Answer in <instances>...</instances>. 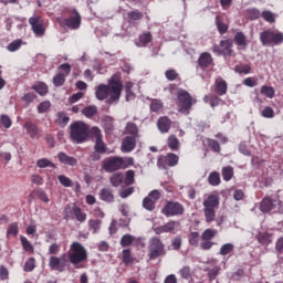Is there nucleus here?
<instances>
[{
	"instance_id": "1",
	"label": "nucleus",
	"mask_w": 283,
	"mask_h": 283,
	"mask_svg": "<svg viewBox=\"0 0 283 283\" xmlns=\"http://www.w3.org/2000/svg\"><path fill=\"white\" fill-rule=\"evenodd\" d=\"M123 94V81L118 76L113 75L108 84H99L95 90L97 101H105L108 98V105H114L120 101Z\"/></svg>"
},
{
	"instance_id": "2",
	"label": "nucleus",
	"mask_w": 283,
	"mask_h": 283,
	"mask_svg": "<svg viewBox=\"0 0 283 283\" xmlns=\"http://www.w3.org/2000/svg\"><path fill=\"white\" fill-rule=\"evenodd\" d=\"M69 262L75 269H85V261L87 260V249H85L81 242L74 241L71 243L66 253Z\"/></svg>"
},
{
	"instance_id": "3",
	"label": "nucleus",
	"mask_w": 283,
	"mask_h": 283,
	"mask_svg": "<svg viewBox=\"0 0 283 283\" xmlns=\"http://www.w3.org/2000/svg\"><path fill=\"white\" fill-rule=\"evenodd\" d=\"M127 167H134V157H109L103 163V169L107 174L127 169Z\"/></svg>"
},
{
	"instance_id": "4",
	"label": "nucleus",
	"mask_w": 283,
	"mask_h": 283,
	"mask_svg": "<svg viewBox=\"0 0 283 283\" xmlns=\"http://www.w3.org/2000/svg\"><path fill=\"white\" fill-rule=\"evenodd\" d=\"M70 136L73 143L81 145L90 138V126L84 122L77 120L70 125Z\"/></svg>"
},
{
	"instance_id": "5",
	"label": "nucleus",
	"mask_w": 283,
	"mask_h": 283,
	"mask_svg": "<svg viewBox=\"0 0 283 283\" xmlns=\"http://www.w3.org/2000/svg\"><path fill=\"white\" fill-rule=\"evenodd\" d=\"M203 205V216L206 222H216V210L220 207V196L212 193L209 195L202 202Z\"/></svg>"
},
{
	"instance_id": "6",
	"label": "nucleus",
	"mask_w": 283,
	"mask_h": 283,
	"mask_svg": "<svg viewBox=\"0 0 283 283\" xmlns=\"http://www.w3.org/2000/svg\"><path fill=\"white\" fill-rule=\"evenodd\" d=\"M198 103V99L196 97L191 96V94L182 88L177 91V105H178V112L180 114H190L191 107Z\"/></svg>"
},
{
	"instance_id": "7",
	"label": "nucleus",
	"mask_w": 283,
	"mask_h": 283,
	"mask_svg": "<svg viewBox=\"0 0 283 283\" xmlns=\"http://www.w3.org/2000/svg\"><path fill=\"white\" fill-rule=\"evenodd\" d=\"M260 211L262 213H283V201L280 200V195H276L274 199L264 197L260 202Z\"/></svg>"
},
{
	"instance_id": "8",
	"label": "nucleus",
	"mask_w": 283,
	"mask_h": 283,
	"mask_svg": "<svg viewBox=\"0 0 283 283\" xmlns=\"http://www.w3.org/2000/svg\"><path fill=\"white\" fill-rule=\"evenodd\" d=\"M67 18H57V22L62 28H67L69 30H78L81 28V13L76 9H67Z\"/></svg>"
},
{
	"instance_id": "9",
	"label": "nucleus",
	"mask_w": 283,
	"mask_h": 283,
	"mask_svg": "<svg viewBox=\"0 0 283 283\" xmlns=\"http://www.w3.org/2000/svg\"><path fill=\"white\" fill-rule=\"evenodd\" d=\"M63 218L65 220H76L80 224H83L87 220V213L76 206V203H69L63 210Z\"/></svg>"
},
{
	"instance_id": "10",
	"label": "nucleus",
	"mask_w": 283,
	"mask_h": 283,
	"mask_svg": "<svg viewBox=\"0 0 283 283\" xmlns=\"http://www.w3.org/2000/svg\"><path fill=\"white\" fill-rule=\"evenodd\" d=\"M148 258L149 260H158V258H163V255H167V251L165 250V243L158 237H153L148 243Z\"/></svg>"
},
{
	"instance_id": "11",
	"label": "nucleus",
	"mask_w": 283,
	"mask_h": 283,
	"mask_svg": "<svg viewBox=\"0 0 283 283\" xmlns=\"http://www.w3.org/2000/svg\"><path fill=\"white\" fill-rule=\"evenodd\" d=\"M163 216L166 218H176V216H185V206L178 201L168 200L161 209Z\"/></svg>"
},
{
	"instance_id": "12",
	"label": "nucleus",
	"mask_w": 283,
	"mask_h": 283,
	"mask_svg": "<svg viewBox=\"0 0 283 283\" xmlns=\"http://www.w3.org/2000/svg\"><path fill=\"white\" fill-rule=\"evenodd\" d=\"M260 41L262 45H282L283 33L273 30H265L260 33Z\"/></svg>"
},
{
	"instance_id": "13",
	"label": "nucleus",
	"mask_w": 283,
	"mask_h": 283,
	"mask_svg": "<svg viewBox=\"0 0 283 283\" xmlns=\"http://www.w3.org/2000/svg\"><path fill=\"white\" fill-rule=\"evenodd\" d=\"M218 235V230L208 228L206 229L202 234H201V242L199 244L200 249L202 251H209L210 249L213 248V238Z\"/></svg>"
},
{
	"instance_id": "14",
	"label": "nucleus",
	"mask_w": 283,
	"mask_h": 283,
	"mask_svg": "<svg viewBox=\"0 0 283 283\" xmlns=\"http://www.w3.org/2000/svg\"><path fill=\"white\" fill-rule=\"evenodd\" d=\"M213 67H216L213 55L209 52H202L197 60V70L207 72V70H213Z\"/></svg>"
},
{
	"instance_id": "15",
	"label": "nucleus",
	"mask_w": 283,
	"mask_h": 283,
	"mask_svg": "<svg viewBox=\"0 0 283 283\" xmlns=\"http://www.w3.org/2000/svg\"><path fill=\"white\" fill-rule=\"evenodd\" d=\"M29 25L35 36H43L45 34V21L41 15L29 18Z\"/></svg>"
},
{
	"instance_id": "16",
	"label": "nucleus",
	"mask_w": 283,
	"mask_h": 283,
	"mask_svg": "<svg viewBox=\"0 0 283 283\" xmlns=\"http://www.w3.org/2000/svg\"><path fill=\"white\" fill-rule=\"evenodd\" d=\"M59 70H61L63 73H57L53 77L54 87H63V85H65V78L70 76V73L72 72V65L69 63H63L59 66Z\"/></svg>"
},
{
	"instance_id": "17",
	"label": "nucleus",
	"mask_w": 283,
	"mask_h": 283,
	"mask_svg": "<svg viewBox=\"0 0 283 283\" xmlns=\"http://www.w3.org/2000/svg\"><path fill=\"white\" fill-rule=\"evenodd\" d=\"M180 160V157L174 153H168L165 156H161L157 159V166L161 169H168V167H176L178 165V161Z\"/></svg>"
},
{
	"instance_id": "18",
	"label": "nucleus",
	"mask_w": 283,
	"mask_h": 283,
	"mask_svg": "<svg viewBox=\"0 0 283 283\" xmlns=\"http://www.w3.org/2000/svg\"><path fill=\"white\" fill-rule=\"evenodd\" d=\"M49 266L51 271H59V273H63L65 269H67V259H65V254L62 258L52 255L49 260Z\"/></svg>"
},
{
	"instance_id": "19",
	"label": "nucleus",
	"mask_w": 283,
	"mask_h": 283,
	"mask_svg": "<svg viewBox=\"0 0 283 283\" xmlns=\"http://www.w3.org/2000/svg\"><path fill=\"white\" fill-rule=\"evenodd\" d=\"M229 92V84L222 77L214 80V93L217 96H224Z\"/></svg>"
},
{
	"instance_id": "20",
	"label": "nucleus",
	"mask_w": 283,
	"mask_h": 283,
	"mask_svg": "<svg viewBox=\"0 0 283 283\" xmlns=\"http://www.w3.org/2000/svg\"><path fill=\"white\" fill-rule=\"evenodd\" d=\"M136 149V137L126 136L122 142V151L129 154Z\"/></svg>"
},
{
	"instance_id": "21",
	"label": "nucleus",
	"mask_w": 283,
	"mask_h": 283,
	"mask_svg": "<svg viewBox=\"0 0 283 283\" xmlns=\"http://www.w3.org/2000/svg\"><path fill=\"white\" fill-rule=\"evenodd\" d=\"M57 159L62 165H69V167H76L78 165V159L67 154L61 151L57 154Z\"/></svg>"
},
{
	"instance_id": "22",
	"label": "nucleus",
	"mask_w": 283,
	"mask_h": 283,
	"mask_svg": "<svg viewBox=\"0 0 283 283\" xmlns=\"http://www.w3.org/2000/svg\"><path fill=\"white\" fill-rule=\"evenodd\" d=\"M221 54L231 56L233 54V40L226 39L220 41Z\"/></svg>"
},
{
	"instance_id": "23",
	"label": "nucleus",
	"mask_w": 283,
	"mask_h": 283,
	"mask_svg": "<svg viewBox=\"0 0 283 283\" xmlns=\"http://www.w3.org/2000/svg\"><path fill=\"white\" fill-rule=\"evenodd\" d=\"M157 127L161 134H169V129H171V119L167 116L159 117Z\"/></svg>"
},
{
	"instance_id": "24",
	"label": "nucleus",
	"mask_w": 283,
	"mask_h": 283,
	"mask_svg": "<svg viewBox=\"0 0 283 283\" xmlns=\"http://www.w3.org/2000/svg\"><path fill=\"white\" fill-rule=\"evenodd\" d=\"M99 200H102V202H107L108 205H112V202H114L115 200L114 190H112V188H103L99 191Z\"/></svg>"
},
{
	"instance_id": "25",
	"label": "nucleus",
	"mask_w": 283,
	"mask_h": 283,
	"mask_svg": "<svg viewBox=\"0 0 283 283\" xmlns=\"http://www.w3.org/2000/svg\"><path fill=\"white\" fill-rule=\"evenodd\" d=\"M234 43L239 48H243V50H247V45H249V42L247 41V35L242 31H239L234 34Z\"/></svg>"
},
{
	"instance_id": "26",
	"label": "nucleus",
	"mask_w": 283,
	"mask_h": 283,
	"mask_svg": "<svg viewBox=\"0 0 283 283\" xmlns=\"http://www.w3.org/2000/svg\"><path fill=\"white\" fill-rule=\"evenodd\" d=\"M24 129H27V134L30 135V138H39V127L35 126L32 122L24 123Z\"/></svg>"
},
{
	"instance_id": "27",
	"label": "nucleus",
	"mask_w": 283,
	"mask_h": 283,
	"mask_svg": "<svg viewBox=\"0 0 283 283\" xmlns=\"http://www.w3.org/2000/svg\"><path fill=\"white\" fill-rule=\"evenodd\" d=\"M67 123H70V116H67V113L65 112H59L56 114L55 124L59 125V127H67Z\"/></svg>"
},
{
	"instance_id": "28",
	"label": "nucleus",
	"mask_w": 283,
	"mask_h": 283,
	"mask_svg": "<svg viewBox=\"0 0 283 283\" xmlns=\"http://www.w3.org/2000/svg\"><path fill=\"white\" fill-rule=\"evenodd\" d=\"M127 17H128V23L136 24L138 23V21H143V18L145 17V14H143V12H140L139 10H135V11L128 12Z\"/></svg>"
},
{
	"instance_id": "29",
	"label": "nucleus",
	"mask_w": 283,
	"mask_h": 283,
	"mask_svg": "<svg viewBox=\"0 0 283 283\" xmlns=\"http://www.w3.org/2000/svg\"><path fill=\"white\" fill-rule=\"evenodd\" d=\"M124 180H125V175L123 172H115L109 177V182L112 187H120Z\"/></svg>"
},
{
	"instance_id": "30",
	"label": "nucleus",
	"mask_w": 283,
	"mask_h": 283,
	"mask_svg": "<svg viewBox=\"0 0 283 283\" xmlns=\"http://www.w3.org/2000/svg\"><path fill=\"white\" fill-rule=\"evenodd\" d=\"M167 145L171 151H178L180 149V139L176 135H170L167 139Z\"/></svg>"
},
{
	"instance_id": "31",
	"label": "nucleus",
	"mask_w": 283,
	"mask_h": 283,
	"mask_svg": "<svg viewBox=\"0 0 283 283\" xmlns=\"http://www.w3.org/2000/svg\"><path fill=\"white\" fill-rule=\"evenodd\" d=\"M179 275L182 280H187L188 282H191L193 280V271H191V268L189 265H185L179 270Z\"/></svg>"
},
{
	"instance_id": "32",
	"label": "nucleus",
	"mask_w": 283,
	"mask_h": 283,
	"mask_svg": "<svg viewBox=\"0 0 283 283\" xmlns=\"http://www.w3.org/2000/svg\"><path fill=\"white\" fill-rule=\"evenodd\" d=\"M216 25H217L218 32L221 34H227V32L229 31V24L224 23V21L222 20V17L220 15L216 17Z\"/></svg>"
},
{
	"instance_id": "33",
	"label": "nucleus",
	"mask_w": 283,
	"mask_h": 283,
	"mask_svg": "<svg viewBox=\"0 0 283 283\" xmlns=\"http://www.w3.org/2000/svg\"><path fill=\"white\" fill-rule=\"evenodd\" d=\"M164 107L163 99L154 98L150 101V112L158 114V112H163Z\"/></svg>"
},
{
	"instance_id": "34",
	"label": "nucleus",
	"mask_w": 283,
	"mask_h": 283,
	"mask_svg": "<svg viewBox=\"0 0 283 283\" xmlns=\"http://www.w3.org/2000/svg\"><path fill=\"white\" fill-rule=\"evenodd\" d=\"M122 260L125 266H129L134 264V256H132V250L130 249H124L122 252Z\"/></svg>"
},
{
	"instance_id": "35",
	"label": "nucleus",
	"mask_w": 283,
	"mask_h": 283,
	"mask_svg": "<svg viewBox=\"0 0 283 283\" xmlns=\"http://www.w3.org/2000/svg\"><path fill=\"white\" fill-rule=\"evenodd\" d=\"M206 143L208 147L213 151L214 154H220L222 151V147H220V143L212 138H206Z\"/></svg>"
},
{
	"instance_id": "36",
	"label": "nucleus",
	"mask_w": 283,
	"mask_h": 283,
	"mask_svg": "<svg viewBox=\"0 0 283 283\" xmlns=\"http://www.w3.org/2000/svg\"><path fill=\"white\" fill-rule=\"evenodd\" d=\"M208 182L211 185V187H218L222 182L220 179V172L212 171L208 177Z\"/></svg>"
},
{
	"instance_id": "37",
	"label": "nucleus",
	"mask_w": 283,
	"mask_h": 283,
	"mask_svg": "<svg viewBox=\"0 0 283 283\" xmlns=\"http://www.w3.org/2000/svg\"><path fill=\"white\" fill-rule=\"evenodd\" d=\"M154 36L151 35V32H146L139 35V48H145L146 45H149L151 43Z\"/></svg>"
},
{
	"instance_id": "38",
	"label": "nucleus",
	"mask_w": 283,
	"mask_h": 283,
	"mask_svg": "<svg viewBox=\"0 0 283 283\" xmlns=\"http://www.w3.org/2000/svg\"><path fill=\"white\" fill-rule=\"evenodd\" d=\"M32 90H34V92H36L40 96H45V94L50 92V90L48 88V84L43 82H40L39 84L33 85Z\"/></svg>"
},
{
	"instance_id": "39",
	"label": "nucleus",
	"mask_w": 283,
	"mask_h": 283,
	"mask_svg": "<svg viewBox=\"0 0 283 283\" xmlns=\"http://www.w3.org/2000/svg\"><path fill=\"white\" fill-rule=\"evenodd\" d=\"M177 229H180L179 221H169L166 224H164L165 233H174V231H177Z\"/></svg>"
},
{
	"instance_id": "40",
	"label": "nucleus",
	"mask_w": 283,
	"mask_h": 283,
	"mask_svg": "<svg viewBox=\"0 0 283 283\" xmlns=\"http://www.w3.org/2000/svg\"><path fill=\"white\" fill-rule=\"evenodd\" d=\"M82 114L86 118H93V116H96V114H98V108L94 105L86 106L82 109Z\"/></svg>"
},
{
	"instance_id": "41",
	"label": "nucleus",
	"mask_w": 283,
	"mask_h": 283,
	"mask_svg": "<svg viewBox=\"0 0 283 283\" xmlns=\"http://www.w3.org/2000/svg\"><path fill=\"white\" fill-rule=\"evenodd\" d=\"M34 269H36V259H34V256H31L25 261L23 271L25 273H32Z\"/></svg>"
},
{
	"instance_id": "42",
	"label": "nucleus",
	"mask_w": 283,
	"mask_h": 283,
	"mask_svg": "<svg viewBox=\"0 0 283 283\" xmlns=\"http://www.w3.org/2000/svg\"><path fill=\"white\" fill-rule=\"evenodd\" d=\"M19 235V223L13 222L9 224L7 230V238H17Z\"/></svg>"
},
{
	"instance_id": "43",
	"label": "nucleus",
	"mask_w": 283,
	"mask_h": 283,
	"mask_svg": "<svg viewBox=\"0 0 283 283\" xmlns=\"http://www.w3.org/2000/svg\"><path fill=\"white\" fill-rule=\"evenodd\" d=\"M20 242L22 244V249L27 251V253H34V247L32 243L28 240V238L21 235L20 237Z\"/></svg>"
},
{
	"instance_id": "44",
	"label": "nucleus",
	"mask_w": 283,
	"mask_h": 283,
	"mask_svg": "<svg viewBox=\"0 0 283 283\" xmlns=\"http://www.w3.org/2000/svg\"><path fill=\"white\" fill-rule=\"evenodd\" d=\"M222 178L226 182H229L233 178V167L226 166L221 170Z\"/></svg>"
},
{
	"instance_id": "45",
	"label": "nucleus",
	"mask_w": 283,
	"mask_h": 283,
	"mask_svg": "<svg viewBox=\"0 0 283 283\" xmlns=\"http://www.w3.org/2000/svg\"><path fill=\"white\" fill-rule=\"evenodd\" d=\"M94 150L98 151V154H105L107 151V147L105 146V143L103 142V137H98L95 140Z\"/></svg>"
},
{
	"instance_id": "46",
	"label": "nucleus",
	"mask_w": 283,
	"mask_h": 283,
	"mask_svg": "<svg viewBox=\"0 0 283 283\" xmlns=\"http://www.w3.org/2000/svg\"><path fill=\"white\" fill-rule=\"evenodd\" d=\"M88 229L92 231L93 234L98 233L101 229V220L98 219H91L88 220Z\"/></svg>"
},
{
	"instance_id": "47",
	"label": "nucleus",
	"mask_w": 283,
	"mask_h": 283,
	"mask_svg": "<svg viewBox=\"0 0 283 283\" xmlns=\"http://www.w3.org/2000/svg\"><path fill=\"white\" fill-rule=\"evenodd\" d=\"M261 94L266 98H274L275 96V88L273 86L263 85L261 87Z\"/></svg>"
},
{
	"instance_id": "48",
	"label": "nucleus",
	"mask_w": 283,
	"mask_h": 283,
	"mask_svg": "<svg viewBox=\"0 0 283 283\" xmlns=\"http://www.w3.org/2000/svg\"><path fill=\"white\" fill-rule=\"evenodd\" d=\"M136 178V171L134 170H127L124 178V184L129 187L130 185H134Z\"/></svg>"
},
{
	"instance_id": "49",
	"label": "nucleus",
	"mask_w": 283,
	"mask_h": 283,
	"mask_svg": "<svg viewBox=\"0 0 283 283\" xmlns=\"http://www.w3.org/2000/svg\"><path fill=\"white\" fill-rule=\"evenodd\" d=\"M36 166L40 169H45L46 167H52V169H56V165L54 163H51L48 158H42L36 161Z\"/></svg>"
},
{
	"instance_id": "50",
	"label": "nucleus",
	"mask_w": 283,
	"mask_h": 283,
	"mask_svg": "<svg viewBox=\"0 0 283 283\" xmlns=\"http://www.w3.org/2000/svg\"><path fill=\"white\" fill-rule=\"evenodd\" d=\"M188 242L191 247H198V244H200V233L199 232H191L188 235Z\"/></svg>"
},
{
	"instance_id": "51",
	"label": "nucleus",
	"mask_w": 283,
	"mask_h": 283,
	"mask_svg": "<svg viewBox=\"0 0 283 283\" xmlns=\"http://www.w3.org/2000/svg\"><path fill=\"white\" fill-rule=\"evenodd\" d=\"M134 244V235L132 234H124L120 239V247L127 248Z\"/></svg>"
},
{
	"instance_id": "52",
	"label": "nucleus",
	"mask_w": 283,
	"mask_h": 283,
	"mask_svg": "<svg viewBox=\"0 0 283 283\" xmlns=\"http://www.w3.org/2000/svg\"><path fill=\"white\" fill-rule=\"evenodd\" d=\"M143 207L144 209H146L147 211H154V209H156V201L153 200L149 197L144 198L143 200Z\"/></svg>"
},
{
	"instance_id": "53",
	"label": "nucleus",
	"mask_w": 283,
	"mask_h": 283,
	"mask_svg": "<svg viewBox=\"0 0 283 283\" xmlns=\"http://www.w3.org/2000/svg\"><path fill=\"white\" fill-rule=\"evenodd\" d=\"M57 180L60 182V185H62V187H74V181H72L70 179V177L65 176V175H60L57 176Z\"/></svg>"
},
{
	"instance_id": "54",
	"label": "nucleus",
	"mask_w": 283,
	"mask_h": 283,
	"mask_svg": "<svg viewBox=\"0 0 283 283\" xmlns=\"http://www.w3.org/2000/svg\"><path fill=\"white\" fill-rule=\"evenodd\" d=\"M22 45H23V41L21 39H18L9 43V45L7 46V50L9 52H17V50H20Z\"/></svg>"
},
{
	"instance_id": "55",
	"label": "nucleus",
	"mask_w": 283,
	"mask_h": 283,
	"mask_svg": "<svg viewBox=\"0 0 283 283\" xmlns=\"http://www.w3.org/2000/svg\"><path fill=\"white\" fill-rule=\"evenodd\" d=\"M261 17L266 23H275V13H273V11L265 10L261 13Z\"/></svg>"
},
{
	"instance_id": "56",
	"label": "nucleus",
	"mask_w": 283,
	"mask_h": 283,
	"mask_svg": "<svg viewBox=\"0 0 283 283\" xmlns=\"http://www.w3.org/2000/svg\"><path fill=\"white\" fill-rule=\"evenodd\" d=\"M126 132H127V134H130V136L133 138H136V136H138V126H136V124L129 122L126 125Z\"/></svg>"
},
{
	"instance_id": "57",
	"label": "nucleus",
	"mask_w": 283,
	"mask_h": 283,
	"mask_svg": "<svg viewBox=\"0 0 283 283\" xmlns=\"http://www.w3.org/2000/svg\"><path fill=\"white\" fill-rule=\"evenodd\" d=\"M247 14L251 21H258L262 17V13L255 8L248 9Z\"/></svg>"
},
{
	"instance_id": "58",
	"label": "nucleus",
	"mask_w": 283,
	"mask_h": 283,
	"mask_svg": "<svg viewBox=\"0 0 283 283\" xmlns=\"http://www.w3.org/2000/svg\"><path fill=\"white\" fill-rule=\"evenodd\" d=\"M234 70L238 74H251V66L249 64H238Z\"/></svg>"
},
{
	"instance_id": "59",
	"label": "nucleus",
	"mask_w": 283,
	"mask_h": 283,
	"mask_svg": "<svg viewBox=\"0 0 283 283\" xmlns=\"http://www.w3.org/2000/svg\"><path fill=\"white\" fill-rule=\"evenodd\" d=\"M0 123L4 129H10L12 127V118L8 115H1Z\"/></svg>"
},
{
	"instance_id": "60",
	"label": "nucleus",
	"mask_w": 283,
	"mask_h": 283,
	"mask_svg": "<svg viewBox=\"0 0 283 283\" xmlns=\"http://www.w3.org/2000/svg\"><path fill=\"white\" fill-rule=\"evenodd\" d=\"M134 87V83L126 82L125 84V93H126V101H132L135 97L134 92H132Z\"/></svg>"
},
{
	"instance_id": "61",
	"label": "nucleus",
	"mask_w": 283,
	"mask_h": 283,
	"mask_svg": "<svg viewBox=\"0 0 283 283\" xmlns=\"http://www.w3.org/2000/svg\"><path fill=\"white\" fill-rule=\"evenodd\" d=\"M165 76L167 78V81H176L178 78V76H180V74H178L177 70L174 69H169L165 72Z\"/></svg>"
},
{
	"instance_id": "62",
	"label": "nucleus",
	"mask_w": 283,
	"mask_h": 283,
	"mask_svg": "<svg viewBox=\"0 0 283 283\" xmlns=\"http://www.w3.org/2000/svg\"><path fill=\"white\" fill-rule=\"evenodd\" d=\"M235 247L232 243H226L220 248V255H229V253L233 252Z\"/></svg>"
},
{
	"instance_id": "63",
	"label": "nucleus",
	"mask_w": 283,
	"mask_h": 283,
	"mask_svg": "<svg viewBox=\"0 0 283 283\" xmlns=\"http://www.w3.org/2000/svg\"><path fill=\"white\" fill-rule=\"evenodd\" d=\"M50 107H52V103H50V101H44L40 103L38 105V114H45V112H48Z\"/></svg>"
},
{
	"instance_id": "64",
	"label": "nucleus",
	"mask_w": 283,
	"mask_h": 283,
	"mask_svg": "<svg viewBox=\"0 0 283 283\" xmlns=\"http://www.w3.org/2000/svg\"><path fill=\"white\" fill-rule=\"evenodd\" d=\"M261 116H263V118H273L275 116V111H273V108L271 106H266L261 112Z\"/></svg>"
}]
</instances>
